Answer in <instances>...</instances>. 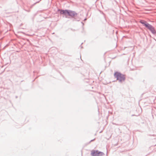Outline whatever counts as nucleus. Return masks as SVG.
<instances>
[{"instance_id": "0eeeda50", "label": "nucleus", "mask_w": 156, "mask_h": 156, "mask_svg": "<svg viewBox=\"0 0 156 156\" xmlns=\"http://www.w3.org/2000/svg\"><path fill=\"white\" fill-rule=\"evenodd\" d=\"M148 23H147V22L146 23V24H145L144 26H145L146 27H147V24H148Z\"/></svg>"}, {"instance_id": "7ed1b4c3", "label": "nucleus", "mask_w": 156, "mask_h": 156, "mask_svg": "<svg viewBox=\"0 0 156 156\" xmlns=\"http://www.w3.org/2000/svg\"><path fill=\"white\" fill-rule=\"evenodd\" d=\"M104 154L102 152L99 151H98L94 150H92L91 152V155L92 156H102Z\"/></svg>"}, {"instance_id": "20e7f679", "label": "nucleus", "mask_w": 156, "mask_h": 156, "mask_svg": "<svg viewBox=\"0 0 156 156\" xmlns=\"http://www.w3.org/2000/svg\"><path fill=\"white\" fill-rule=\"evenodd\" d=\"M151 32L153 33H154L155 32V30L154 27L151 25L148 24L146 27Z\"/></svg>"}, {"instance_id": "f257e3e1", "label": "nucleus", "mask_w": 156, "mask_h": 156, "mask_svg": "<svg viewBox=\"0 0 156 156\" xmlns=\"http://www.w3.org/2000/svg\"><path fill=\"white\" fill-rule=\"evenodd\" d=\"M60 13L64 14L65 16H69L73 17L77 15V14L74 11L69 10H60Z\"/></svg>"}, {"instance_id": "39448f33", "label": "nucleus", "mask_w": 156, "mask_h": 156, "mask_svg": "<svg viewBox=\"0 0 156 156\" xmlns=\"http://www.w3.org/2000/svg\"><path fill=\"white\" fill-rule=\"evenodd\" d=\"M151 32L153 33H154L155 32V30L154 27L151 25L148 24L146 27Z\"/></svg>"}, {"instance_id": "423d86ee", "label": "nucleus", "mask_w": 156, "mask_h": 156, "mask_svg": "<svg viewBox=\"0 0 156 156\" xmlns=\"http://www.w3.org/2000/svg\"><path fill=\"white\" fill-rule=\"evenodd\" d=\"M140 22L142 24H143L144 25L145 24H146V23H147L146 22L142 20H140Z\"/></svg>"}, {"instance_id": "f03ea898", "label": "nucleus", "mask_w": 156, "mask_h": 156, "mask_svg": "<svg viewBox=\"0 0 156 156\" xmlns=\"http://www.w3.org/2000/svg\"><path fill=\"white\" fill-rule=\"evenodd\" d=\"M114 76L116 78L117 80L121 82L124 81L125 79V76L118 72L114 73Z\"/></svg>"}]
</instances>
